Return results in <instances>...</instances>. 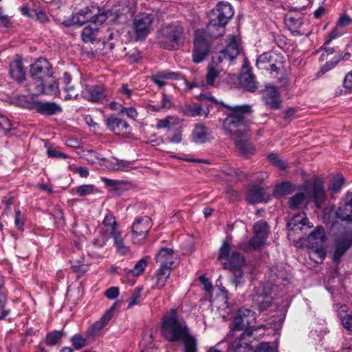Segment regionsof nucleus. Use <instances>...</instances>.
Masks as SVG:
<instances>
[{
    "instance_id": "obj_32",
    "label": "nucleus",
    "mask_w": 352,
    "mask_h": 352,
    "mask_svg": "<svg viewBox=\"0 0 352 352\" xmlns=\"http://www.w3.org/2000/svg\"><path fill=\"white\" fill-rule=\"evenodd\" d=\"M180 124V119L176 116H168L162 119H157L156 128L158 129H170Z\"/></svg>"
},
{
    "instance_id": "obj_49",
    "label": "nucleus",
    "mask_w": 352,
    "mask_h": 352,
    "mask_svg": "<svg viewBox=\"0 0 352 352\" xmlns=\"http://www.w3.org/2000/svg\"><path fill=\"white\" fill-rule=\"evenodd\" d=\"M230 243L228 242V239L223 242V244L219 249L218 258L220 261L223 259L228 260L230 258Z\"/></svg>"
},
{
    "instance_id": "obj_13",
    "label": "nucleus",
    "mask_w": 352,
    "mask_h": 352,
    "mask_svg": "<svg viewBox=\"0 0 352 352\" xmlns=\"http://www.w3.org/2000/svg\"><path fill=\"white\" fill-rule=\"evenodd\" d=\"M285 22L294 36H302L306 34L305 25L306 20L304 14L298 11L289 12L285 18Z\"/></svg>"
},
{
    "instance_id": "obj_50",
    "label": "nucleus",
    "mask_w": 352,
    "mask_h": 352,
    "mask_svg": "<svg viewBox=\"0 0 352 352\" xmlns=\"http://www.w3.org/2000/svg\"><path fill=\"white\" fill-rule=\"evenodd\" d=\"M146 265L147 261L145 258L140 259L134 265L133 268L129 271V274L134 276H138L140 275L144 272Z\"/></svg>"
},
{
    "instance_id": "obj_58",
    "label": "nucleus",
    "mask_w": 352,
    "mask_h": 352,
    "mask_svg": "<svg viewBox=\"0 0 352 352\" xmlns=\"http://www.w3.org/2000/svg\"><path fill=\"white\" fill-rule=\"evenodd\" d=\"M339 60H340L339 58L334 57L331 60L326 62L325 64L321 67L319 73H322V74H324L327 72L332 69L333 68H334L336 66V65L338 63Z\"/></svg>"
},
{
    "instance_id": "obj_20",
    "label": "nucleus",
    "mask_w": 352,
    "mask_h": 352,
    "mask_svg": "<svg viewBox=\"0 0 352 352\" xmlns=\"http://www.w3.org/2000/svg\"><path fill=\"white\" fill-rule=\"evenodd\" d=\"M263 100L265 105L273 110L281 107L282 100L279 93L274 86H267L263 92Z\"/></svg>"
},
{
    "instance_id": "obj_54",
    "label": "nucleus",
    "mask_w": 352,
    "mask_h": 352,
    "mask_svg": "<svg viewBox=\"0 0 352 352\" xmlns=\"http://www.w3.org/2000/svg\"><path fill=\"white\" fill-rule=\"evenodd\" d=\"M71 342L75 349L79 350L86 345V340L79 334H75L72 338Z\"/></svg>"
},
{
    "instance_id": "obj_5",
    "label": "nucleus",
    "mask_w": 352,
    "mask_h": 352,
    "mask_svg": "<svg viewBox=\"0 0 352 352\" xmlns=\"http://www.w3.org/2000/svg\"><path fill=\"white\" fill-rule=\"evenodd\" d=\"M110 15H112L111 12H101L98 6H91L90 8L80 10L72 16V19L64 21L63 24L67 27L76 24L82 25L86 21H90L94 24H102Z\"/></svg>"
},
{
    "instance_id": "obj_14",
    "label": "nucleus",
    "mask_w": 352,
    "mask_h": 352,
    "mask_svg": "<svg viewBox=\"0 0 352 352\" xmlns=\"http://www.w3.org/2000/svg\"><path fill=\"white\" fill-rule=\"evenodd\" d=\"M31 76L38 81V84L52 77V66L45 58H40L31 65Z\"/></svg>"
},
{
    "instance_id": "obj_21",
    "label": "nucleus",
    "mask_w": 352,
    "mask_h": 352,
    "mask_svg": "<svg viewBox=\"0 0 352 352\" xmlns=\"http://www.w3.org/2000/svg\"><path fill=\"white\" fill-rule=\"evenodd\" d=\"M313 224L309 222L304 212L294 215L287 223V228L289 231L288 235H292V232H296L302 230L305 228H311Z\"/></svg>"
},
{
    "instance_id": "obj_36",
    "label": "nucleus",
    "mask_w": 352,
    "mask_h": 352,
    "mask_svg": "<svg viewBox=\"0 0 352 352\" xmlns=\"http://www.w3.org/2000/svg\"><path fill=\"white\" fill-rule=\"evenodd\" d=\"M293 191L292 185L289 182H285L276 185L273 194L275 197L279 198L285 195H290Z\"/></svg>"
},
{
    "instance_id": "obj_33",
    "label": "nucleus",
    "mask_w": 352,
    "mask_h": 352,
    "mask_svg": "<svg viewBox=\"0 0 352 352\" xmlns=\"http://www.w3.org/2000/svg\"><path fill=\"white\" fill-rule=\"evenodd\" d=\"M246 200L250 204L260 203L263 201V190L258 186L250 188L246 192Z\"/></svg>"
},
{
    "instance_id": "obj_37",
    "label": "nucleus",
    "mask_w": 352,
    "mask_h": 352,
    "mask_svg": "<svg viewBox=\"0 0 352 352\" xmlns=\"http://www.w3.org/2000/svg\"><path fill=\"white\" fill-rule=\"evenodd\" d=\"M344 183V179L342 175H334L329 181V190L331 194L338 192Z\"/></svg>"
},
{
    "instance_id": "obj_11",
    "label": "nucleus",
    "mask_w": 352,
    "mask_h": 352,
    "mask_svg": "<svg viewBox=\"0 0 352 352\" xmlns=\"http://www.w3.org/2000/svg\"><path fill=\"white\" fill-rule=\"evenodd\" d=\"M209 52V41L206 38V32L196 30L195 33L194 50L192 60L195 63L202 62Z\"/></svg>"
},
{
    "instance_id": "obj_57",
    "label": "nucleus",
    "mask_w": 352,
    "mask_h": 352,
    "mask_svg": "<svg viewBox=\"0 0 352 352\" xmlns=\"http://www.w3.org/2000/svg\"><path fill=\"white\" fill-rule=\"evenodd\" d=\"M65 91L67 93L65 96V100L68 99H75L77 98L78 95V92L76 87L72 85H65L64 87Z\"/></svg>"
},
{
    "instance_id": "obj_19",
    "label": "nucleus",
    "mask_w": 352,
    "mask_h": 352,
    "mask_svg": "<svg viewBox=\"0 0 352 352\" xmlns=\"http://www.w3.org/2000/svg\"><path fill=\"white\" fill-rule=\"evenodd\" d=\"M177 256L170 248H163L156 255V262L160 264L159 269L171 271L177 265Z\"/></svg>"
},
{
    "instance_id": "obj_34",
    "label": "nucleus",
    "mask_w": 352,
    "mask_h": 352,
    "mask_svg": "<svg viewBox=\"0 0 352 352\" xmlns=\"http://www.w3.org/2000/svg\"><path fill=\"white\" fill-rule=\"evenodd\" d=\"M58 91V85L56 81L48 82L47 80L37 85V93H43L45 94L53 95Z\"/></svg>"
},
{
    "instance_id": "obj_25",
    "label": "nucleus",
    "mask_w": 352,
    "mask_h": 352,
    "mask_svg": "<svg viewBox=\"0 0 352 352\" xmlns=\"http://www.w3.org/2000/svg\"><path fill=\"white\" fill-rule=\"evenodd\" d=\"M82 94L85 99L94 102L101 101L105 96L102 86H87Z\"/></svg>"
},
{
    "instance_id": "obj_9",
    "label": "nucleus",
    "mask_w": 352,
    "mask_h": 352,
    "mask_svg": "<svg viewBox=\"0 0 352 352\" xmlns=\"http://www.w3.org/2000/svg\"><path fill=\"white\" fill-rule=\"evenodd\" d=\"M153 18L151 14L140 13L133 22V30L136 41L144 40L152 30Z\"/></svg>"
},
{
    "instance_id": "obj_15",
    "label": "nucleus",
    "mask_w": 352,
    "mask_h": 352,
    "mask_svg": "<svg viewBox=\"0 0 352 352\" xmlns=\"http://www.w3.org/2000/svg\"><path fill=\"white\" fill-rule=\"evenodd\" d=\"M25 102L27 108L43 115L51 116L62 111L60 106L55 102L34 100L32 97L25 98Z\"/></svg>"
},
{
    "instance_id": "obj_2",
    "label": "nucleus",
    "mask_w": 352,
    "mask_h": 352,
    "mask_svg": "<svg viewBox=\"0 0 352 352\" xmlns=\"http://www.w3.org/2000/svg\"><path fill=\"white\" fill-rule=\"evenodd\" d=\"M255 319L254 313L250 309L244 307L238 309L230 324V336L234 338L230 344L232 352H248L250 349L251 346L245 341V338L250 337L253 331L257 329L254 325Z\"/></svg>"
},
{
    "instance_id": "obj_64",
    "label": "nucleus",
    "mask_w": 352,
    "mask_h": 352,
    "mask_svg": "<svg viewBox=\"0 0 352 352\" xmlns=\"http://www.w3.org/2000/svg\"><path fill=\"white\" fill-rule=\"evenodd\" d=\"M255 352H276V350L272 348L268 342H262L258 346Z\"/></svg>"
},
{
    "instance_id": "obj_7",
    "label": "nucleus",
    "mask_w": 352,
    "mask_h": 352,
    "mask_svg": "<svg viewBox=\"0 0 352 352\" xmlns=\"http://www.w3.org/2000/svg\"><path fill=\"white\" fill-rule=\"evenodd\" d=\"M183 32L182 26L177 21L164 25L159 33L158 42L166 49H177Z\"/></svg>"
},
{
    "instance_id": "obj_56",
    "label": "nucleus",
    "mask_w": 352,
    "mask_h": 352,
    "mask_svg": "<svg viewBox=\"0 0 352 352\" xmlns=\"http://www.w3.org/2000/svg\"><path fill=\"white\" fill-rule=\"evenodd\" d=\"M133 168V164L131 162L122 160H118L117 171L128 172Z\"/></svg>"
},
{
    "instance_id": "obj_3",
    "label": "nucleus",
    "mask_w": 352,
    "mask_h": 352,
    "mask_svg": "<svg viewBox=\"0 0 352 352\" xmlns=\"http://www.w3.org/2000/svg\"><path fill=\"white\" fill-rule=\"evenodd\" d=\"M323 184L322 179L319 177H316L311 182H307L304 185V191L296 193L289 199V208H300L305 206L311 197L320 208L327 198Z\"/></svg>"
},
{
    "instance_id": "obj_59",
    "label": "nucleus",
    "mask_w": 352,
    "mask_h": 352,
    "mask_svg": "<svg viewBox=\"0 0 352 352\" xmlns=\"http://www.w3.org/2000/svg\"><path fill=\"white\" fill-rule=\"evenodd\" d=\"M118 160L116 158L109 160L104 157L102 166H104L109 170L117 171Z\"/></svg>"
},
{
    "instance_id": "obj_6",
    "label": "nucleus",
    "mask_w": 352,
    "mask_h": 352,
    "mask_svg": "<svg viewBox=\"0 0 352 352\" xmlns=\"http://www.w3.org/2000/svg\"><path fill=\"white\" fill-rule=\"evenodd\" d=\"M162 333L168 341H177L182 340L188 333L186 326L179 322L175 310L164 318Z\"/></svg>"
},
{
    "instance_id": "obj_28",
    "label": "nucleus",
    "mask_w": 352,
    "mask_h": 352,
    "mask_svg": "<svg viewBox=\"0 0 352 352\" xmlns=\"http://www.w3.org/2000/svg\"><path fill=\"white\" fill-rule=\"evenodd\" d=\"M111 236L113 239V246L115 247L117 254L120 256H126L131 253V248L124 242L121 232H114L113 235Z\"/></svg>"
},
{
    "instance_id": "obj_17",
    "label": "nucleus",
    "mask_w": 352,
    "mask_h": 352,
    "mask_svg": "<svg viewBox=\"0 0 352 352\" xmlns=\"http://www.w3.org/2000/svg\"><path fill=\"white\" fill-rule=\"evenodd\" d=\"M107 129L116 135L126 136L130 133V126L124 119L110 115L104 120Z\"/></svg>"
},
{
    "instance_id": "obj_31",
    "label": "nucleus",
    "mask_w": 352,
    "mask_h": 352,
    "mask_svg": "<svg viewBox=\"0 0 352 352\" xmlns=\"http://www.w3.org/2000/svg\"><path fill=\"white\" fill-rule=\"evenodd\" d=\"M245 265V260L239 253L232 251L230 258L223 263L224 268L232 270L233 268H242Z\"/></svg>"
},
{
    "instance_id": "obj_43",
    "label": "nucleus",
    "mask_w": 352,
    "mask_h": 352,
    "mask_svg": "<svg viewBox=\"0 0 352 352\" xmlns=\"http://www.w3.org/2000/svg\"><path fill=\"white\" fill-rule=\"evenodd\" d=\"M240 82L241 85L248 91H254L256 89L254 76L249 72L241 75Z\"/></svg>"
},
{
    "instance_id": "obj_40",
    "label": "nucleus",
    "mask_w": 352,
    "mask_h": 352,
    "mask_svg": "<svg viewBox=\"0 0 352 352\" xmlns=\"http://www.w3.org/2000/svg\"><path fill=\"white\" fill-rule=\"evenodd\" d=\"M84 157L89 164L92 165L102 166L104 161V157L100 154L92 150L85 152Z\"/></svg>"
},
{
    "instance_id": "obj_52",
    "label": "nucleus",
    "mask_w": 352,
    "mask_h": 352,
    "mask_svg": "<svg viewBox=\"0 0 352 352\" xmlns=\"http://www.w3.org/2000/svg\"><path fill=\"white\" fill-rule=\"evenodd\" d=\"M94 191V186H93L91 184L81 185V186H78L76 188V192L80 197L90 195V194L93 193Z\"/></svg>"
},
{
    "instance_id": "obj_24",
    "label": "nucleus",
    "mask_w": 352,
    "mask_h": 352,
    "mask_svg": "<svg viewBox=\"0 0 352 352\" xmlns=\"http://www.w3.org/2000/svg\"><path fill=\"white\" fill-rule=\"evenodd\" d=\"M336 217L342 221H352V192L345 196L336 211Z\"/></svg>"
},
{
    "instance_id": "obj_61",
    "label": "nucleus",
    "mask_w": 352,
    "mask_h": 352,
    "mask_svg": "<svg viewBox=\"0 0 352 352\" xmlns=\"http://www.w3.org/2000/svg\"><path fill=\"white\" fill-rule=\"evenodd\" d=\"M199 98L201 100L208 101L210 102L208 105L220 104L223 106H225L222 102H218L210 94H200L199 95Z\"/></svg>"
},
{
    "instance_id": "obj_39",
    "label": "nucleus",
    "mask_w": 352,
    "mask_h": 352,
    "mask_svg": "<svg viewBox=\"0 0 352 352\" xmlns=\"http://www.w3.org/2000/svg\"><path fill=\"white\" fill-rule=\"evenodd\" d=\"M309 258L315 263H322L326 256V248H308Z\"/></svg>"
},
{
    "instance_id": "obj_23",
    "label": "nucleus",
    "mask_w": 352,
    "mask_h": 352,
    "mask_svg": "<svg viewBox=\"0 0 352 352\" xmlns=\"http://www.w3.org/2000/svg\"><path fill=\"white\" fill-rule=\"evenodd\" d=\"M326 235L322 227L318 226L307 237L308 248H325Z\"/></svg>"
},
{
    "instance_id": "obj_29",
    "label": "nucleus",
    "mask_w": 352,
    "mask_h": 352,
    "mask_svg": "<svg viewBox=\"0 0 352 352\" xmlns=\"http://www.w3.org/2000/svg\"><path fill=\"white\" fill-rule=\"evenodd\" d=\"M278 58H279L278 55L274 52H265L258 57L256 60V66L260 69L268 70L271 63L273 61H277Z\"/></svg>"
},
{
    "instance_id": "obj_16",
    "label": "nucleus",
    "mask_w": 352,
    "mask_h": 352,
    "mask_svg": "<svg viewBox=\"0 0 352 352\" xmlns=\"http://www.w3.org/2000/svg\"><path fill=\"white\" fill-rule=\"evenodd\" d=\"M352 245V232H344L334 240V252L333 260L334 262H339L342 256Z\"/></svg>"
},
{
    "instance_id": "obj_1",
    "label": "nucleus",
    "mask_w": 352,
    "mask_h": 352,
    "mask_svg": "<svg viewBox=\"0 0 352 352\" xmlns=\"http://www.w3.org/2000/svg\"><path fill=\"white\" fill-rule=\"evenodd\" d=\"M228 109L229 112L223 122L224 129L238 138L235 144L241 154L245 156L253 155L255 152L254 147L248 140L243 139L249 133L248 120L245 115L250 112V107L244 104L229 107Z\"/></svg>"
},
{
    "instance_id": "obj_53",
    "label": "nucleus",
    "mask_w": 352,
    "mask_h": 352,
    "mask_svg": "<svg viewBox=\"0 0 352 352\" xmlns=\"http://www.w3.org/2000/svg\"><path fill=\"white\" fill-rule=\"evenodd\" d=\"M339 318L341 321L342 325L347 330L352 331V312L349 314L342 315L339 314Z\"/></svg>"
},
{
    "instance_id": "obj_47",
    "label": "nucleus",
    "mask_w": 352,
    "mask_h": 352,
    "mask_svg": "<svg viewBox=\"0 0 352 352\" xmlns=\"http://www.w3.org/2000/svg\"><path fill=\"white\" fill-rule=\"evenodd\" d=\"M230 271L232 273V283L236 286L241 285L244 282L243 278V272L241 268H233L232 270H230Z\"/></svg>"
},
{
    "instance_id": "obj_42",
    "label": "nucleus",
    "mask_w": 352,
    "mask_h": 352,
    "mask_svg": "<svg viewBox=\"0 0 352 352\" xmlns=\"http://www.w3.org/2000/svg\"><path fill=\"white\" fill-rule=\"evenodd\" d=\"M170 272L166 269H158L155 274V287L157 289L162 288L168 278Z\"/></svg>"
},
{
    "instance_id": "obj_44",
    "label": "nucleus",
    "mask_w": 352,
    "mask_h": 352,
    "mask_svg": "<svg viewBox=\"0 0 352 352\" xmlns=\"http://www.w3.org/2000/svg\"><path fill=\"white\" fill-rule=\"evenodd\" d=\"M45 148H46L47 155L49 157L52 158H68V155L60 151L58 148L54 147L48 142L45 143Z\"/></svg>"
},
{
    "instance_id": "obj_48",
    "label": "nucleus",
    "mask_w": 352,
    "mask_h": 352,
    "mask_svg": "<svg viewBox=\"0 0 352 352\" xmlns=\"http://www.w3.org/2000/svg\"><path fill=\"white\" fill-rule=\"evenodd\" d=\"M203 109L199 104L188 105L184 107V113L187 116L195 117L201 116Z\"/></svg>"
},
{
    "instance_id": "obj_18",
    "label": "nucleus",
    "mask_w": 352,
    "mask_h": 352,
    "mask_svg": "<svg viewBox=\"0 0 352 352\" xmlns=\"http://www.w3.org/2000/svg\"><path fill=\"white\" fill-rule=\"evenodd\" d=\"M240 51L241 48L238 38L231 35L228 37L226 47L219 52L218 60L219 63L232 60L239 55Z\"/></svg>"
},
{
    "instance_id": "obj_62",
    "label": "nucleus",
    "mask_w": 352,
    "mask_h": 352,
    "mask_svg": "<svg viewBox=\"0 0 352 352\" xmlns=\"http://www.w3.org/2000/svg\"><path fill=\"white\" fill-rule=\"evenodd\" d=\"M342 34V32L340 30L338 26L337 25L329 34L326 41L324 42V45H329L333 39L340 36Z\"/></svg>"
},
{
    "instance_id": "obj_35",
    "label": "nucleus",
    "mask_w": 352,
    "mask_h": 352,
    "mask_svg": "<svg viewBox=\"0 0 352 352\" xmlns=\"http://www.w3.org/2000/svg\"><path fill=\"white\" fill-rule=\"evenodd\" d=\"M102 223L109 230L110 236L113 235L114 232H121L118 228L115 216L109 211H107V213L105 214Z\"/></svg>"
},
{
    "instance_id": "obj_38",
    "label": "nucleus",
    "mask_w": 352,
    "mask_h": 352,
    "mask_svg": "<svg viewBox=\"0 0 352 352\" xmlns=\"http://www.w3.org/2000/svg\"><path fill=\"white\" fill-rule=\"evenodd\" d=\"M220 72L221 69L217 65H214V63L209 65L206 76L207 84L210 86H214V81L219 78Z\"/></svg>"
},
{
    "instance_id": "obj_41",
    "label": "nucleus",
    "mask_w": 352,
    "mask_h": 352,
    "mask_svg": "<svg viewBox=\"0 0 352 352\" xmlns=\"http://www.w3.org/2000/svg\"><path fill=\"white\" fill-rule=\"evenodd\" d=\"M98 29L87 26L83 28L81 32V37L85 43H93L97 37Z\"/></svg>"
},
{
    "instance_id": "obj_30",
    "label": "nucleus",
    "mask_w": 352,
    "mask_h": 352,
    "mask_svg": "<svg viewBox=\"0 0 352 352\" xmlns=\"http://www.w3.org/2000/svg\"><path fill=\"white\" fill-rule=\"evenodd\" d=\"M192 139L195 143H204L208 140V129L202 124H197L192 131Z\"/></svg>"
},
{
    "instance_id": "obj_12",
    "label": "nucleus",
    "mask_w": 352,
    "mask_h": 352,
    "mask_svg": "<svg viewBox=\"0 0 352 352\" xmlns=\"http://www.w3.org/2000/svg\"><path fill=\"white\" fill-rule=\"evenodd\" d=\"M151 226L152 222L149 217L144 216L137 218L131 226L133 243L142 244Z\"/></svg>"
},
{
    "instance_id": "obj_10",
    "label": "nucleus",
    "mask_w": 352,
    "mask_h": 352,
    "mask_svg": "<svg viewBox=\"0 0 352 352\" xmlns=\"http://www.w3.org/2000/svg\"><path fill=\"white\" fill-rule=\"evenodd\" d=\"M269 234V226L266 221H260L254 226V236L249 241L248 246L240 245V248L248 251L249 249H258L264 243Z\"/></svg>"
},
{
    "instance_id": "obj_55",
    "label": "nucleus",
    "mask_w": 352,
    "mask_h": 352,
    "mask_svg": "<svg viewBox=\"0 0 352 352\" xmlns=\"http://www.w3.org/2000/svg\"><path fill=\"white\" fill-rule=\"evenodd\" d=\"M159 76L164 79V81L166 80H177L180 78L181 74L179 72H173L168 71H162L156 73Z\"/></svg>"
},
{
    "instance_id": "obj_46",
    "label": "nucleus",
    "mask_w": 352,
    "mask_h": 352,
    "mask_svg": "<svg viewBox=\"0 0 352 352\" xmlns=\"http://www.w3.org/2000/svg\"><path fill=\"white\" fill-rule=\"evenodd\" d=\"M64 335L65 333L63 331H54L50 332L46 336L45 342L47 345H55Z\"/></svg>"
},
{
    "instance_id": "obj_60",
    "label": "nucleus",
    "mask_w": 352,
    "mask_h": 352,
    "mask_svg": "<svg viewBox=\"0 0 352 352\" xmlns=\"http://www.w3.org/2000/svg\"><path fill=\"white\" fill-rule=\"evenodd\" d=\"M107 235L106 234H102L98 238L95 239L93 241L92 244L96 248H102L107 244Z\"/></svg>"
},
{
    "instance_id": "obj_27",
    "label": "nucleus",
    "mask_w": 352,
    "mask_h": 352,
    "mask_svg": "<svg viewBox=\"0 0 352 352\" xmlns=\"http://www.w3.org/2000/svg\"><path fill=\"white\" fill-rule=\"evenodd\" d=\"M113 307L107 310L103 316L89 329L88 333L93 336L101 331L109 323L113 316Z\"/></svg>"
},
{
    "instance_id": "obj_4",
    "label": "nucleus",
    "mask_w": 352,
    "mask_h": 352,
    "mask_svg": "<svg viewBox=\"0 0 352 352\" xmlns=\"http://www.w3.org/2000/svg\"><path fill=\"white\" fill-rule=\"evenodd\" d=\"M234 15L232 6L228 2L219 3L212 10L207 25V34L211 38L221 36L224 27Z\"/></svg>"
},
{
    "instance_id": "obj_45",
    "label": "nucleus",
    "mask_w": 352,
    "mask_h": 352,
    "mask_svg": "<svg viewBox=\"0 0 352 352\" xmlns=\"http://www.w3.org/2000/svg\"><path fill=\"white\" fill-rule=\"evenodd\" d=\"M181 340L184 344V352H197L195 338L188 333Z\"/></svg>"
},
{
    "instance_id": "obj_51",
    "label": "nucleus",
    "mask_w": 352,
    "mask_h": 352,
    "mask_svg": "<svg viewBox=\"0 0 352 352\" xmlns=\"http://www.w3.org/2000/svg\"><path fill=\"white\" fill-rule=\"evenodd\" d=\"M268 160L274 166L280 170H285L287 168V163L280 159L275 153H270L268 155Z\"/></svg>"
},
{
    "instance_id": "obj_26",
    "label": "nucleus",
    "mask_w": 352,
    "mask_h": 352,
    "mask_svg": "<svg viewBox=\"0 0 352 352\" xmlns=\"http://www.w3.org/2000/svg\"><path fill=\"white\" fill-rule=\"evenodd\" d=\"M10 75L12 79L19 82L25 79L26 71L21 59H16L10 63Z\"/></svg>"
},
{
    "instance_id": "obj_8",
    "label": "nucleus",
    "mask_w": 352,
    "mask_h": 352,
    "mask_svg": "<svg viewBox=\"0 0 352 352\" xmlns=\"http://www.w3.org/2000/svg\"><path fill=\"white\" fill-rule=\"evenodd\" d=\"M272 287L269 283H259L251 294L252 307L260 311L267 309L272 305V298L270 296Z\"/></svg>"
},
{
    "instance_id": "obj_22",
    "label": "nucleus",
    "mask_w": 352,
    "mask_h": 352,
    "mask_svg": "<svg viewBox=\"0 0 352 352\" xmlns=\"http://www.w3.org/2000/svg\"><path fill=\"white\" fill-rule=\"evenodd\" d=\"M102 179L111 193L116 196H120L125 191L132 188L131 183L128 181L111 179L105 177Z\"/></svg>"
},
{
    "instance_id": "obj_63",
    "label": "nucleus",
    "mask_w": 352,
    "mask_h": 352,
    "mask_svg": "<svg viewBox=\"0 0 352 352\" xmlns=\"http://www.w3.org/2000/svg\"><path fill=\"white\" fill-rule=\"evenodd\" d=\"M141 296V291L139 289H136L133 293L130 300L129 302L128 308H131L133 306L138 304Z\"/></svg>"
}]
</instances>
